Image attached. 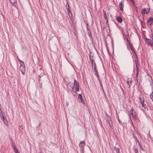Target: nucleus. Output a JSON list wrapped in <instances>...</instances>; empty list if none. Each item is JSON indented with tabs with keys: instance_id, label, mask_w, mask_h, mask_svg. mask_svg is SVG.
I'll list each match as a JSON object with an SVG mask.
<instances>
[{
	"instance_id": "nucleus-1",
	"label": "nucleus",
	"mask_w": 153,
	"mask_h": 153,
	"mask_svg": "<svg viewBox=\"0 0 153 153\" xmlns=\"http://www.w3.org/2000/svg\"><path fill=\"white\" fill-rule=\"evenodd\" d=\"M145 41L147 45H149L151 47L153 46V41L152 40L148 38H145Z\"/></svg>"
},
{
	"instance_id": "nucleus-2",
	"label": "nucleus",
	"mask_w": 153,
	"mask_h": 153,
	"mask_svg": "<svg viewBox=\"0 0 153 153\" xmlns=\"http://www.w3.org/2000/svg\"><path fill=\"white\" fill-rule=\"evenodd\" d=\"M130 113L131 115H132L133 119L135 120L137 119V116L136 114L133 109V108H131L130 110Z\"/></svg>"
},
{
	"instance_id": "nucleus-3",
	"label": "nucleus",
	"mask_w": 153,
	"mask_h": 153,
	"mask_svg": "<svg viewBox=\"0 0 153 153\" xmlns=\"http://www.w3.org/2000/svg\"><path fill=\"white\" fill-rule=\"evenodd\" d=\"M20 69L22 74H24L25 71V67L23 62H22V64H21L20 67Z\"/></svg>"
},
{
	"instance_id": "nucleus-4",
	"label": "nucleus",
	"mask_w": 153,
	"mask_h": 153,
	"mask_svg": "<svg viewBox=\"0 0 153 153\" xmlns=\"http://www.w3.org/2000/svg\"><path fill=\"white\" fill-rule=\"evenodd\" d=\"M85 145V143L84 141L81 142L79 144V147L80 148L81 151L82 153L84 151V147Z\"/></svg>"
},
{
	"instance_id": "nucleus-5",
	"label": "nucleus",
	"mask_w": 153,
	"mask_h": 153,
	"mask_svg": "<svg viewBox=\"0 0 153 153\" xmlns=\"http://www.w3.org/2000/svg\"><path fill=\"white\" fill-rule=\"evenodd\" d=\"M150 9L149 8H144L141 11V13L142 14H148L149 12Z\"/></svg>"
},
{
	"instance_id": "nucleus-6",
	"label": "nucleus",
	"mask_w": 153,
	"mask_h": 153,
	"mask_svg": "<svg viewBox=\"0 0 153 153\" xmlns=\"http://www.w3.org/2000/svg\"><path fill=\"white\" fill-rule=\"evenodd\" d=\"M124 1V0H122L119 3V7L120 10L122 11L123 10Z\"/></svg>"
},
{
	"instance_id": "nucleus-7",
	"label": "nucleus",
	"mask_w": 153,
	"mask_h": 153,
	"mask_svg": "<svg viewBox=\"0 0 153 153\" xmlns=\"http://www.w3.org/2000/svg\"><path fill=\"white\" fill-rule=\"evenodd\" d=\"M147 22L149 25H152L153 23V18L149 17L147 20Z\"/></svg>"
},
{
	"instance_id": "nucleus-8",
	"label": "nucleus",
	"mask_w": 153,
	"mask_h": 153,
	"mask_svg": "<svg viewBox=\"0 0 153 153\" xmlns=\"http://www.w3.org/2000/svg\"><path fill=\"white\" fill-rule=\"evenodd\" d=\"M67 87L70 90H72L74 89V87L73 86L72 83L69 82L67 85Z\"/></svg>"
},
{
	"instance_id": "nucleus-9",
	"label": "nucleus",
	"mask_w": 153,
	"mask_h": 153,
	"mask_svg": "<svg viewBox=\"0 0 153 153\" xmlns=\"http://www.w3.org/2000/svg\"><path fill=\"white\" fill-rule=\"evenodd\" d=\"M132 80L130 78H128V79L127 83V85H128L129 88H130L132 85Z\"/></svg>"
},
{
	"instance_id": "nucleus-10",
	"label": "nucleus",
	"mask_w": 153,
	"mask_h": 153,
	"mask_svg": "<svg viewBox=\"0 0 153 153\" xmlns=\"http://www.w3.org/2000/svg\"><path fill=\"white\" fill-rule=\"evenodd\" d=\"M74 85L75 87H79V85L78 82L76 80H74Z\"/></svg>"
},
{
	"instance_id": "nucleus-11",
	"label": "nucleus",
	"mask_w": 153,
	"mask_h": 153,
	"mask_svg": "<svg viewBox=\"0 0 153 153\" xmlns=\"http://www.w3.org/2000/svg\"><path fill=\"white\" fill-rule=\"evenodd\" d=\"M78 98L79 99H80V102H81L83 103L84 102L82 100V97L81 94H79L78 96Z\"/></svg>"
},
{
	"instance_id": "nucleus-12",
	"label": "nucleus",
	"mask_w": 153,
	"mask_h": 153,
	"mask_svg": "<svg viewBox=\"0 0 153 153\" xmlns=\"http://www.w3.org/2000/svg\"><path fill=\"white\" fill-rule=\"evenodd\" d=\"M114 149L116 151L117 153L120 152V149L119 148H117L116 146H114Z\"/></svg>"
},
{
	"instance_id": "nucleus-13",
	"label": "nucleus",
	"mask_w": 153,
	"mask_h": 153,
	"mask_svg": "<svg viewBox=\"0 0 153 153\" xmlns=\"http://www.w3.org/2000/svg\"><path fill=\"white\" fill-rule=\"evenodd\" d=\"M94 65L93 68H93V69L94 70V71L96 72L95 75H97V71L96 69V64H95V62H94Z\"/></svg>"
},
{
	"instance_id": "nucleus-14",
	"label": "nucleus",
	"mask_w": 153,
	"mask_h": 153,
	"mask_svg": "<svg viewBox=\"0 0 153 153\" xmlns=\"http://www.w3.org/2000/svg\"><path fill=\"white\" fill-rule=\"evenodd\" d=\"M0 116L3 122V120H4L6 119V117L4 116L3 114L0 115Z\"/></svg>"
},
{
	"instance_id": "nucleus-15",
	"label": "nucleus",
	"mask_w": 153,
	"mask_h": 153,
	"mask_svg": "<svg viewBox=\"0 0 153 153\" xmlns=\"http://www.w3.org/2000/svg\"><path fill=\"white\" fill-rule=\"evenodd\" d=\"M13 148L16 153H18V150L15 146H13Z\"/></svg>"
},
{
	"instance_id": "nucleus-16",
	"label": "nucleus",
	"mask_w": 153,
	"mask_h": 153,
	"mask_svg": "<svg viewBox=\"0 0 153 153\" xmlns=\"http://www.w3.org/2000/svg\"><path fill=\"white\" fill-rule=\"evenodd\" d=\"M10 3L12 4L13 5L15 4L16 2V0H10Z\"/></svg>"
},
{
	"instance_id": "nucleus-17",
	"label": "nucleus",
	"mask_w": 153,
	"mask_h": 153,
	"mask_svg": "<svg viewBox=\"0 0 153 153\" xmlns=\"http://www.w3.org/2000/svg\"><path fill=\"white\" fill-rule=\"evenodd\" d=\"M117 20L119 22H121L122 21V19L120 17H118Z\"/></svg>"
},
{
	"instance_id": "nucleus-18",
	"label": "nucleus",
	"mask_w": 153,
	"mask_h": 153,
	"mask_svg": "<svg viewBox=\"0 0 153 153\" xmlns=\"http://www.w3.org/2000/svg\"><path fill=\"white\" fill-rule=\"evenodd\" d=\"M3 122L6 126H8V122L6 119L4 120H3Z\"/></svg>"
},
{
	"instance_id": "nucleus-19",
	"label": "nucleus",
	"mask_w": 153,
	"mask_h": 153,
	"mask_svg": "<svg viewBox=\"0 0 153 153\" xmlns=\"http://www.w3.org/2000/svg\"><path fill=\"white\" fill-rule=\"evenodd\" d=\"M140 101L141 104L144 103V100L143 98H140Z\"/></svg>"
},
{
	"instance_id": "nucleus-20",
	"label": "nucleus",
	"mask_w": 153,
	"mask_h": 153,
	"mask_svg": "<svg viewBox=\"0 0 153 153\" xmlns=\"http://www.w3.org/2000/svg\"><path fill=\"white\" fill-rule=\"evenodd\" d=\"M103 12L104 13V17L105 19H108L107 17L106 14L105 12L103 10Z\"/></svg>"
},
{
	"instance_id": "nucleus-21",
	"label": "nucleus",
	"mask_w": 153,
	"mask_h": 153,
	"mask_svg": "<svg viewBox=\"0 0 153 153\" xmlns=\"http://www.w3.org/2000/svg\"><path fill=\"white\" fill-rule=\"evenodd\" d=\"M142 105V106L145 108V109H146L147 108V106L145 104H144V103L142 104H141Z\"/></svg>"
},
{
	"instance_id": "nucleus-22",
	"label": "nucleus",
	"mask_w": 153,
	"mask_h": 153,
	"mask_svg": "<svg viewBox=\"0 0 153 153\" xmlns=\"http://www.w3.org/2000/svg\"><path fill=\"white\" fill-rule=\"evenodd\" d=\"M68 14L70 18H71V17L72 16V14L71 12V11H69V12H68Z\"/></svg>"
},
{
	"instance_id": "nucleus-23",
	"label": "nucleus",
	"mask_w": 153,
	"mask_h": 153,
	"mask_svg": "<svg viewBox=\"0 0 153 153\" xmlns=\"http://www.w3.org/2000/svg\"><path fill=\"white\" fill-rule=\"evenodd\" d=\"M153 93V91L152 92L151 94L150 95V98L151 100H152V101L153 102V94H152V93Z\"/></svg>"
},
{
	"instance_id": "nucleus-24",
	"label": "nucleus",
	"mask_w": 153,
	"mask_h": 153,
	"mask_svg": "<svg viewBox=\"0 0 153 153\" xmlns=\"http://www.w3.org/2000/svg\"><path fill=\"white\" fill-rule=\"evenodd\" d=\"M69 4H68V7H67V10L68 12H69V11H70V10L69 9Z\"/></svg>"
},
{
	"instance_id": "nucleus-25",
	"label": "nucleus",
	"mask_w": 153,
	"mask_h": 153,
	"mask_svg": "<svg viewBox=\"0 0 153 153\" xmlns=\"http://www.w3.org/2000/svg\"><path fill=\"white\" fill-rule=\"evenodd\" d=\"M134 151L135 153H138V149L137 148H136L134 149Z\"/></svg>"
},
{
	"instance_id": "nucleus-26",
	"label": "nucleus",
	"mask_w": 153,
	"mask_h": 153,
	"mask_svg": "<svg viewBox=\"0 0 153 153\" xmlns=\"http://www.w3.org/2000/svg\"><path fill=\"white\" fill-rule=\"evenodd\" d=\"M76 89V90L77 91H79V87H75Z\"/></svg>"
},
{
	"instance_id": "nucleus-27",
	"label": "nucleus",
	"mask_w": 153,
	"mask_h": 153,
	"mask_svg": "<svg viewBox=\"0 0 153 153\" xmlns=\"http://www.w3.org/2000/svg\"><path fill=\"white\" fill-rule=\"evenodd\" d=\"M88 35L89 37H91V32H88Z\"/></svg>"
},
{
	"instance_id": "nucleus-28",
	"label": "nucleus",
	"mask_w": 153,
	"mask_h": 153,
	"mask_svg": "<svg viewBox=\"0 0 153 153\" xmlns=\"http://www.w3.org/2000/svg\"><path fill=\"white\" fill-rule=\"evenodd\" d=\"M151 38L152 39V40L153 41V32H152L151 33Z\"/></svg>"
},
{
	"instance_id": "nucleus-29",
	"label": "nucleus",
	"mask_w": 153,
	"mask_h": 153,
	"mask_svg": "<svg viewBox=\"0 0 153 153\" xmlns=\"http://www.w3.org/2000/svg\"><path fill=\"white\" fill-rule=\"evenodd\" d=\"M94 62H91V65L92 68H93L94 65Z\"/></svg>"
},
{
	"instance_id": "nucleus-30",
	"label": "nucleus",
	"mask_w": 153,
	"mask_h": 153,
	"mask_svg": "<svg viewBox=\"0 0 153 153\" xmlns=\"http://www.w3.org/2000/svg\"><path fill=\"white\" fill-rule=\"evenodd\" d=\"M118 121L121 124H122V123L121 122V121L119 119V118L118 117Z\"/></svg>"
},
{
	"instance_id": "nucleus-31",
	"label": "nucleus",
	"mask_w": 153,
	"mask_h": 153,
	"mask_svg": "<svg viewBox=\"0 0 153 153\" xmlns=\"http://www.w3.org/2000/svg\"><path fill=\"white\" fill-rule=\"evenodd\" d=\"M0 115L3 114L2 113V112L1 110H0Z\"/></svg>"
},
{
	"instance_id": "nucleus-32",
	"label": "nucleus",
	"mask_w": 153,
	"mask_h": 153,
	"mask_svg": "<svg viewBox=\"0 0 153 153\" xmlns=\"http://www.w3.org/2000/svg\"><path fill=\"white\" fill-rule=\"evenodd\" d=\"M106 23L107 24L108 22V19H105Z\"/></svg>"
},
{
	"instance_id": "nucleus-33",
	"label": "nucleus",
	"mask_w": 153,
	"mask_h": 153,
	"mask_svg": "<svg viewBox=\"0 0 153 153\" xmlns=\"http://www.w3.org/2000/svg\"><path fill=\"white\" fill-rule=\"evenodd\" d=\"M131 50L132 51H134V49L133 48H131Z\"/></svg>"
},
{
	"instance_id": "nucleus-34",
	"label": "nucleus",
	"mask_w": 153,
	"mask_h": 153,
	"mask_svg": "<svg viewBox=\"0 0 153 153\" xmlns=\"http://www.w3.org/2000/svg\"><path fill=\"white\" fill-rule=\"evenodd\" d=\"M19 62H21V64H22V61L21 60H20V59H19Z\"/></svg>"
},
{
	"instance_id": "nucleus-35",
	"label": "nucleus",
	"mask_w": 153,
	"mask_h": 153,
	"mask_svg": "<svg viewBox=\"0 0 153 153\" xmlns=\"http://www.w3.org/2000/svg\"><path fill=\"white\" fill-rule=\"evenodd\" d=\"M140 149H142L143 148H142V146H141L140 145Z\"/></svg>"
},
{
	"instance_id": "nucleus-36",
	"label": "nucleus",
	"mask_w": 153,
	"mask_h": 153,
	"mask_svg": "<svg viewBox=\"0 0 153 153\" xmlns=\"http://www.w3.org/2000/svg\"><path fill=\"white\" fill-rule=\"evenodd\" d=\"M40 77H41V76L40 75H39L38 76V78H40Z\"/></svg>"
},
{
	"instance_id": "nucleus-37",
	"label": "nucleus",
	"mask_w": 153,
	"mask_h": 153,
	"mask_svg": "<svg viewBox=\"0 0 153 153\" xmlns=\"http://www.w3.org/2000/svg\"><path fill=\"white\" fill-rule=\"evenodd\" d=\"M91 62H94V61L92 59L91 60Z\"/></svg>"
},
{
	"instance_id": "nucleus-38",
	"label": "nucleus",
	"mask_w": 153,
	"mask_h": 153,
	"mask_svg": "<svg viewBox=\"0 0 153 153\" xmlns=\"http://www.w3.org/2000/svg\"><path fill=\"white\" fill-rule=\"evenodd\" d=\"M109 126H111V125H110V123H109Z\"/></svg>"
}]
</instances>
